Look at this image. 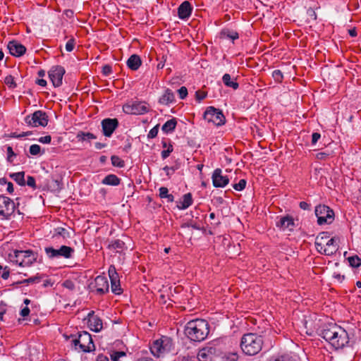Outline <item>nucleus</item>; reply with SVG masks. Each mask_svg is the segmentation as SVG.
Wrapping results in <instances>:
<instances>
[{
  "label": "nucleus",
  "instance_id": "f257e3e1",
  "mask_svg": "<svg viewBox=\"0 0 361 361\" xmlns=\"http://www.w3.org/2000/svg\"><path fill=\"white\" fill-rule=\"evenodd\" d=\"M320 335L336 349L343 348L349 342L347 331L336 324L325 325Z\"/></svg>",
  "mask_w": 361,
  "mask_h": 361
},
{
  "label": "nucleus",
  "instance_id": "f03ea898",
  "mask_svg": "<svg viewBox=\"0 0 361 361\" xmlns=\"http://www.w3.org/2000/svg\"><path fill=\"white\" fill-rule=\"evenodd\" d=\"M209 332V324L204 319H195L187 323L185 334L191 341H204Z\"/></svg>",
  "mask_w": 361,
  "mask_h": 361
},
{
  "label": "nucleus",
  "instance_id": "7ed1b4c3",
  "mask_svg": "<svg viewBox=\"0 0 361 361\" xmlns=\"http://www.w3.org/2000/svg\"><path fill=\"white\" fill-rule=\"evenodd\" d=\"M264 343L263 338L256 334H244L241 338L240 348L247 355H255L259 353Z\"/></svg>",
  "mask_w": 361,
  "mask_h": 361
},
{
  "label": "nucleus",
  "instance_id": "20e7f679",
  "mask_svg": "<svg viewBox=\"0 0 361 361\" xmlns=\"http://www.w3.org/2000/svg\"><path fill=\"white\" fill-rule=\"evenodd\" d=\"M10 261L21 267L32 266L37 259L38 254L31 250H14L8 255Z\"/></svg>",
  "mask_w": 361,
  "mask_h": 361
},
{
  "label": "nucleus",
  "instance_id": "39448f33",
  "mask_svg": "<svg viewBox=\"0 0 361 361\" xmlns=\"http://www.w3.org/2000/svg\"><path fill=\"white\" fill-rule=\"evenodd\" d=\"M173 348V340L168 336H161L160 338L154 341L150 345V351L157 357L164 356L170 353Z\"/></svg>",
  "mask_w": 361,
  "mask_h": 361
},
{
  "label": "nucleus",
  "instance_id": "423d86ee",
  "mask_svg": "<svg viewBox=\"0 0 361 361\" xmlns=\"http://www.w3.org/2000/svg\"><path fill=\"white\" fill-rule=\"evenodd\" d=\"M71 342L74 344L75 349H78V345L79 349L83 352H92L95 350L92 336L87 331L79 333L78 338H73Z\"/></svg>",
  "mask_w": 361,
  "mask_h": 361
},
{
  "label": "nucleus",
  "instance_id": "0eeeda50",
  "mask_svg": "<svg viewBox=\"0 0 361 361\" xmlns=\"http://www.w3.org/2000/svg\"><path fill=\"white\" fill-rule=\"evenodd\" d=\"M44 251L49 259L59 257L70 259L75 252L73 248L66 245H61L59 249H55L52 247H46Z\"/></svg>",
  "mask_w": 361,
  "mask_h": 361
},
{
  "label": "nucleus",
  "instance_id": "6e6552de",
  "mask_svg": "<svg viewBox=\"0 0 361 361\" xmlns=\"http://www.w3.org/2000/svg\"><path fill=\"white\" fill-rule=\"evenodd\" d=\"M15 209L16 204L11 199L0 195V219H10Z\"/></svg>",
  "mask_w": 361,
  "mask_h": 361
},
{
  "label": "nucleus",
  "instance_id": "1a4fd4ad",
  "mask_svg": "<svg viewBox=\"0 0 361 361\" xmlns=\"http://www.w3.org/2000/svg\"><path fill=\"white\" fill-rule=\"evenodd\" d=\"M317 223L319 225L331 224L334 219V213L328 206L319 205L315 208Z\"/></svg>",
  "mask_w": 361,
  "mask_h": 361
},
{
  "label": "nucleus",
  "instance_id": "9d476101",
  "mask_svg": "<svg viewBox=\"0 0 361 361\" xmlns=\"http://www.w3.org/2000/svg\"><path fill=\"white\" fill-rule=\"evenodd\" d=\"M204 118L209 123H212L219 126L225 123V116L222 111L213 106H209L204 113Z\"/></svg>",
  "mask_w": 361,
  "mask_h": 361
},
{
  "label": "nucleus",
  "instance_id": "9b49d317",
  "mask_svg": "<svg viewBox=\"0 0 361 361\" xmlns=\"http://www.w3.org/2000/svg\"><path fill=\"white\" fill-rule=\"evenodd\" d=\"M25 122L32 127L46 126L48 124V116L45 112L38 110L25 118Z\"/></svg>",
  "mask_w": 361,
  "mask_h": 361
},
{
  "label": "nucleus",
  "instance_id": "f8f14e48",
  "mask_svg": "<svg viewBox=\"0 0 361 361\" xmlns=\"http://www.w3.org/2000/svg\"><path fill=\"white\" fill-rule=\"evenodd\" d=\"M123 110L128 114L140 115L148 111V106L144 102H130L123 106Z\"/></svg>",
  "mask_w": 361,
  "mask_h": 361
},
{
  "label": "nucleus",
  "instance_id": "ddd939ff",
  "mask_svg": "<svg viewBox=\"0 0 361 361\" xmlns=\"http://www.w3.org/2000/svg\"><path fill=\"white\" fill-rule=\"evenodd\" d=\"M64 73V68L60 66H54L49 71V77L54 87H59L62 85V80Z\"/></svg>",
  "mask_w": 361,
  "mask_h": 361
},
{
  "label": "nucleus",
  "instance_id": "4468645a",
  "mask_svg": "<svg viewBox=\"0 0 361 361\" xmlns=\"http://www.w3.org/2000/svg\"><path fill=\"white\" fill-rule=\"evenodd\" d=\"M212 179L213 185L215 188H224L229 183V178L227 176L222 175L221 169H216L214 171Z\"/></svg>",
  "mask_w": 361,
  "mask_h": 361
},
{
  "label": "nucleus",
  "instance_id": "2eb2a0df",
  "mask_svg": "<svg viewBox=\"0 0 361 361\" xmlns=\"http://www.w3.org/2000/svg\"><path fill=\"white\" fill-rule=\"evenodd\" d=\"M276 225L281 230L291 231L295 227L294 219L291 216L286 215L278 218Z\"/></svg>",
  "mask_w": 361,
  "mask_h": 361
},
{
  "label": "nucleus",
  "instance_id": "dca6fc26",
  "mask_svg": "<svg viewBox=\"0 0 361 361\" xmlns=\"http://www.w3.org/2000/svg\"><path fill=\"white\" fill-rule=\"evenodd\" d=\"M118 126L116 118H105L102 121V131L105 136L110 137Z\"/></svg>",
  "mask_w": 361,
  "mask_h": 361
},
{
  "label": "nucleus",
  "instance_id": "f3484780",
  "mask_svg": "<svg viewBox=\"0 0 361 361\" xmlns=\"http://www.w3.org/2000/svg\"><path fill=\"white\" fill-rule=\"evenodd\" d=\"M89 328L95 332H99L103 329L102 320L94 315V311H91L87 314Z\"/></svg>",
  "mask_w": 361,
  "mask_h": 361
},
{
  "label": "nucleus",
  "instance_id": "a211bd4d",
  "mask_svg": "<svg viewBox=\"0 0 361 361\" xmlns=\"http://www.w3.org/2000/svg\"><path fill=\"white\" fill-rule=\"evenodd\" d=\"M7 47L10 54L16 57H20L23 56L26 51L25 47L16 40L9 42Z\"/></svg>",
  "mask_w": 361,
  "mask_h": 361
},
{
  "label": "nucleus",
  "instance_id": "6ab92c4d",
  "mask_svg": "<svg viewBox=\"0 0 361 361\" xmlns=\"http://www.w3.org/2000/svg\"><path fill=\"white\" fill-rule=\"evenodd\" d=\"M94 288L97 293L102 295L109 291V283L106 277L98 276L94 279Z\"/></svg>",
  "mask_w": 361,
  "mask_h": 361
},
{
  "label": "nucleus",
  "instance_id": "aec40b11",
  "mask_svg": "<svg viewBox=\"0 0 361 361\" xmlns=\"http://www.w3.org/2000/svg\"><path fill=\"white\" fill-rule=\"evenodd\" d=\"M329 240L331 241L329 242V243L325 244V247L322 250V251L319 253L330 256L333 255L337 252L339 247L338 243V238L334 237L331 238Z\"/></svg>",
  "mask_w": 361,
  "mask_h": 361
},
{
  "label": "nucleus",
  "instance_id": "412c9836",
  "mask_svg": "<svg viewBox=\"0 0 361 361\" xmlns=\"http://www.w3.org/2000/svg\"><path fill=\"white\" fill-rule=\"evenodd\" d=\"M329 234L327 232H322L319 233L315 239V247L317 250L320 252L325 247V244L329 243L331 240Z\"/></svg>",
  "mask_w": 361,
  "mask_h": 361
},
{
  "label": "nucleus",
  "instance_id": "4be33fe9",
  "mask_svg": "<svg viewBox=\"0 0 361 361\" xmlns=\"http://www.w3.org/2000/svg\"><path fill=\"white\" fill-rule=\"evenodd\" d=\"M192 8L189 1H183L178 8V15L180 19L188 18L192 13Z\"/></svg>",
  "mask_w": 361,
  "mask_h": 361
},
{
  "label": "nucleus",
  "instance_id": "5701e85b",
  "mask_svg": "<svg viewBox=\"0 0 361 361\" xmlns=\"http://www.w3.org/2000/svg\"><path fill=\"white\" fill-rule=\"evenodd\" d=\"M214 353L212 348H203L200 349L197 355V361H209L212 359Z\"/></svg>",
  "mask_w": 361,
  "mask_h": 361
},
{
  "label": "nucleus",
  "instance_id": "b1692460",
  "mask_svg": "<svg viewBox=\"0 0 361 361\" xmlns=\"http://www.w3.org/2000/svg\"><path fill=\"white\" fill-rule=\"evenodd\" d=\"M192 204V197L191 193L185 194L182 199L177 202V207L183 210L188 208Z\"/></svg>",
  "mask_w": 361,
  "mask_h": 361
},
{
  "label": "nucleus",
  "instance_id": "393cba45",
  "mask_svg": "<svg viewBox=\"0 0 361 361\" xmlns=\"http://www.w3.org/2000/svg\"><path fill=\"white\" fill-rule=\"evenodd\" d=\"M142 61L139 56L133 54L127 61V66L133 71L137 70L141 66Z\"/></svg>",
  "mask_w": 361,
  "mask_h": 361
},
{
  "label": "nucleus",
  "instance_id": "a878e982",
  "mask_svg": "<svg viewBox=\"0 0 361 361\" xmlns=\"http://www.w3.org/2000/svg\"><path fill=\"white\" fill-rule=\"evenodd\" d=\"M174 99L175 97L173 92L169 89H167L165 90L163 95L159 98V102L163 105H168L170 103L174 102Z\"/></svg>",
  "mask_w": 361,
  "mask_h": 361
},
{
  "label": "nucleus",
  "instance_id": "bb28decb",
  "mask_svg": "<svg viewBox=\"0 0 361 361\" xmlns=\"http://www.w3.org/2000/svg\"><path fill=\"white\" fill-rule=\"evenodd\" d=\"M121 180L114 174L107 175L102 180V183L106 185L116 186L120 184Z\"/></svg>",
  "mask_w": 361,
  "mask_h": 361
},
{
  "label": "nucleus",
  "instance_id": "cd10ccee",
  "mask_svg": "<svg viewBox=\"0 0 361 361\" xmlns=\"http://www.w3.org/2000/svg\"><path fill=\"white\" fill-rule=\"evenodd\" d=\"M54 237L61 236L64 240L70 238L71 237V233L70 229H67L63 227H58L54 229Z\"/></svg>",
  "mask_w": 361,
  "mask_h": 361
},
{
  "label": "nucleus",
  "instance_id": "c85d7f7f",
  "mask_svg": "<svg viewBox=\"0 0 361 361\" xmlns=\"http://www.w3.org/2000/svg\"><path fill=\"white\" fill-rule=\"evenodd\" d=\"M76 139L78 142L90 141L91 140L96 139V136L91 133H85L79 131L76 135Z\"/></svg>",
  "mask_w": 361,
  "mask_h": 361
},
{
  "label": "nucleus",
  "instance_id": "c756f323",
  "mask_svg": "<svg viewBox=\"0 0 361 361\" xmlns=\"http://www.w3.org/2000/svg\"><path fill=\"white\" fill-rule=\"evenodd\" d=\"M177 124V121L176 118H173L169 121H167L163 126H162V130L166 133H169L174 130L176 128Z\"/></svg>",
  "mask_w": 361,
  "mask_h": 361
},
{
  "label": "nucleus",
  "instance_id": "7c9ffc66",
  "mask_svg": "<svg viewBox=\"0 0 361 361\" xmlns=\"http://www.w3.org/2000/svg\"><path fill=\"white\" fill-rule=\"evenodd\" d=\"M223 82L227 87H232L233 90L238 88V83L234 81H231V75L228 73L224 75L222 78Z\"/></svg>",
  "mask_w": 361,
  "mask_h": 361
},
{
  "label": "nucleus",
  "instance_id": "2f4dec72",
  "mask_svg": "<svg viewBox=\"0 0 361 361\" xmlns=\"http://www.w3.org/2000/svg\"><path fill=\"white\" fill-rule=\"evenodd\" d=\"M10 176L19 185H24L25 184V173L23 171L12 173Z\"/></svg>",
  "mask_w": 361,
  "mask_h": 361
},
{
  "label": "nucleus",
  "instance_id": "473e14b6",
  "mask_svg": "<svg viewBox=\"0 0 361 361\" xmlns=\"http://www.w3.org/2000/svg\"><path fill=\"white\" fill-rule=\"evenodd\" d=\"M110 280H111V291L116 295L121 294L122 293V291H121L118 278L115 279H112Z\"/></svg>",
  "mask_w": 361,
  "mask_h": 361
},
{
  "label": "nucleus",
  "instance_id": "72a5a7b5",
  "mask_svg": "<svg viewBox=\"0 0 361 361\" xmlns=\"http://www.w3.org/2000/svg\"><path fill=\"white\" fill-rule=\"evenodd\" d=\"M124 245L125 243L122 240H116L109 245V247L118 252L123 250Z\"/></svg>",
  "mask_w": 361,
  "mask_h": 361
},
{
  "label": "nucleus",
  "instance_id": "f704fd0d",
  "mask_svg": "<svg viewBox=\"0 0 361 361\" xmlns=\"http://www.w3.org/2000/svg\"><path fill=\"white\" fill-rule=\"evenodd\" d=\"M111 161L114 166L123 168L125 166L124 161L116 155L111 156Z\"/></svg>",
  "mask_w": 361,
  "mask_h": 361
},
{
  "label": "nucleus",
  "instance_id": "c9c22d12",
  "mask_svg": "<svg viewBox=\"0 0 361 361\" xmlns=\"http://www.w3.org/2000/svg\"><path fill=\"white\" fill-rule=\"evenodd\" d=\"M348 260L352 267L357 268L361 265V259L356 255L349 257Z\"/></svg>",
  "mask_w": 361,
  "mask_h": 361
},
{
  "label": "nucleus",
  "instance_id": "e433bc0d",
  "mask_svg": "<svg viewBox=\"0 0 361 361\" xmlns=\"http://www.w3.org/2000/svg\"><path fill=\"white\" fill-rule=\"evenodd\" d=\"M126 353L123 351H114L110 354L112 361H118L121 357H125Z\"/></svg>",
  "mask_w": 361,
  "mask_h": 361
},
{
  "label": "nucleus",
  "instance_id": "4c0bfd02",
  "mask_svg": "<svg viewBox=\"0 0 361 361\" xmlns=\"http://www.w3.org/2000/svg\"><path fill=\"white\" fill-rule=\"evenodd\" d=\"M272 77L277 82H281L283 80V75L280 70H275L272 73Z\"/></svg>",
  "mask_w": 361,
  "mask_h": 361
},
{
  "label": "nucleus",
  "instance_id": "58836bf2",
  "mask_svg": "<svg viewBox=\"0 0 361 361\" xmlns=\"http://www.w3.org/2000/svg\"><path fill=\"white\" fill-rule=\"evenodd\" d=\"M41 147L39 145H32L30 147L29 152L31 155L36 156L40 153Z\"/></svg>",
  "mask_w": 361,
  "mask_h": 361
},
{
  "label": "nucleus",
  "instance_id": "ea45409f",
  "mask_svg": "<svg viewBox=\"0 0 361 361\" xmlns=\"http://www.w3.org/2000/svg\"><path fill=\"white\" fill-rule=\"evenodd\" d=\"M246 185V181L244 179L240 180V181L238 183H235L233 185V188L238 191L243 190Z\"/></svg>",
  "mask_w": 361,
  "mask_h": 361
},
{
  "label": "nucleus",
  "instance_id": "a19ab883",
  "mask_svg": "<svg viewBox=\"0 0 361 361\" xmlns=\"http://www.w3.org/2000/svg\"><path fill=\"white\" fill-rule=\"evenodd\" d=\"M75 47V39L71 38L66 44V49L67 51H72Z\"/></svg>",
  "mask_w": 361,
  "mask_h": 361
},
{
  "label": "nucleus",
  "instance_id": "79ce46f5",
  "mask_svg": "<svg viewBox=\"0 0 361 361\" xmlns=\"http://www.w3.org/2000/svg\"><path fill=\"white\" fill-rule=\"evenodd\" d=\"M109 276L110 279H115L118 278V275L116 271V269H115L114 266H110V267L109 269Z\"/></svg>",
  "mask_w": 361,
  "mask_h": 361
},
{
  "label": "nucleus",
  "instance_id": "37998d69",
  "mask_svg": "<svg viewBox=\"0 0 361 361\" xmlns=\"http://www.w3.org/2000/svg\"><path fill=\"white\" fill-rule=\"evenodd\" d=\"M178 95H179V97L181 99H185L187 95H188V90L185 87L183 86L181 87L178 90Z\"/></svg>",
  "mask_w": 361,
  "mask_h": 361
},
{
  "label": "nucleus",
  "instance_id": "c03bdc74",
  "mask_svg": "<svg viewBox=\"0 0 361 361\" xmlns=\"http://www.w3.org/2000/svg\"><path fill=\"white\" fill-rule=\"evenodd\" d=\"M158 131H159V126L157 125V126H154V128H152L149 130V133L147 135V137L149 138H154V137H155L157 135V134H158Z\"/></svg>",
  "mask_w": 361,
  "mask_h": 361
},
{
  "label": "nucleus",
  "instance_id": "a18cd8bd",
  "mask_svg": "<svg viewBox=\"0 0 361 361\" xmlns=\"http://www.w3.org/2000/svg\"><path fill=\"white\" fill-rule=\"evenodd\" d=\"M173 152V146L171 145H169L167 149L163 150L161 152V157L164 159L167 158L170 154Z\"/></svg>",
  "mask_w": 361,
  "mask_h": 361
},
{
  "label": "nucleus",
  "instance_id": "49530a36",
  "mask_svg": "<svg viewBox=\"0 0 361 361\" xmlns=\"http://www.w3.org/2000/svg\"><path fill=\"white\" fill-rule=\"evenodd\" d=\"M40 281V278L37 276L30 277L27 279L23 280L22 283H38Z\"/></svg>",
  "mask_w": 361,
  "mask_h": 361
},
{
  "label": "nucleus",
  "instance_id": "de8ad7c7",
  "mask_svg": "<svg viewBox=\"0 0 361 361\" xmlns=\"http://www.w3.org/2000/svg\"><path fill=\"white\" fill-rule=\"evenodd\" d=\"M206 96H207V94L204 92L198 90L195 92L196 99L199 102L204 99L206 97Z\"/></svg>",
  "mask_w": 361,
  "mask_h": 361
},
{
  "label": "nucleus",
  "instance_id": "09e8293b",
  "mask_svg": "<svg viewBox=\"0 0 361 361\" xmlns=\"http://www.w3.org/2000/svg\"><path fill=\"white\" fill-rule=\"evenodd\" d=\"M159 190L161 198H165L169 195V190L166 187H161Z\"/></svg>",
  "mask_w": 361,
  "mask_h": 361
},
{
  "label": "nucleus",
  "instance_id": "8fccbe9b",
  "mask_svg": "<svg viewBox=\"0 0 361 361\" xmlns=\"http://www.w3.org/2000/svg\"><path fill=\"white\" fill-rule=\"evenodd\" d=\"M5 83L10 87H16L14 78L11 75H8L5 78Z\"/></svg>",
  "mask_w": 361,
  "mask_h": 361
},
{
  "label": "nucleus",
  "instance_id": "3c124183",
  "mask_svg": "<svg viewBox=\"0 0 361 361\" xmlns=\"http://www.w3.org/2000/svg\"><path fill=\"white\" fill-rule=\"evenodd\" d=\"M26 183L28 186L32 187V188H36L35 179L32 176H27Z\"/></svg>",
  "mask_w": 361,
  "mask_h": 361
},
{
  "label": "nucleus",
  "instance_id": "603ef678",
  "mask_svg": "<svg viewBox=\"0 0 361 361\" xmlns=\"http://www.w3.org/2000/svg\"><path fill=\"white\" fill-rule=\"evenodd\" d=\"M6 152H7V155H8V160L9 161H12L11 157L16 156V154L14 153L12 147L10 146L7 147Z\"/></svg>",
  "mask_w": 361,
  "mask_h": 361
},
{
  "label": "nucleus",
  "instance_id": "864d4df0",
  "mask_svg": "<svg viewBox=\"0 0 361 361\" xmlns=\"http://www.w3.org/2000/svg\"><path fill=\"white\" fill-rule=\"evenodd\" d=\"M6 312V305L4 302H0V319H3V316Z\"/></svg>",
  "mask_w": 361,
  "mask_h": 361
},
{
  "label": "nucleus",
  "instance_id": "5fc2aeb1",
  "mask_svg": "<svg viewBox=\"0 0 361 361\" xmlns=\"http://www.w3.org/2000/svg\"><path fill=\"white\" fill-rule=\"evenodd\" d=\"M111 72H112L111 66H110L109 65H105L104 66H103V68H102V73H103L104 75H108Z\"/></svg>",
  "mask_w": 361,
  "mask_h": 361
},
{
  "label": "nucleus",
  "instance_id": "6e6d98bb",
  "mask_svg": "<svg viewBox=\"0 0 361 361\" xmlns=\"http://www.w3.org/2000/svg\"><path fill=\"white\" fill-rule=\"evenodd\" d=\"M51 137L50 135H46V136H44V137H41L39 139V141L42 143H44V144H49L51 142Z\"/></svg>",
  "mask_w": 361,
  "mask_h": 361
},
{
  "label": "nucleus",
  "instance_id": "4d7b16f0",
  "mask_svg": "<svg viewBox=\"0 0 361 361\" xmlns=\"http://www.w3.org/2000/svg\"><path fill=\"white\" fill-rule=\"evenodd\" d=\"M321 137V135L318 133H314L312 135V144L314 145L317 143L318 140Z\"/></svg>",
  "mask_w": 361,
  "mask_h": 361
},
{
  "label": "nucleus",
  "instance_id": "13d9d810",
  "mask_svg": "<svg viewBox=\"0 0 361 361\" xmlns=\"http://www.w3.org/2000/svg\"><path fill=\"white\" fill-rule=\"evenodd\" d=\"M300 207L304 210H309L310 208V205L306 202H300Z\"/></svg>",
  "mask_w": 361,
  "mask_h": 361
},
{
  "label": "nucleus",
  "instance_id": "bf43d9fd",
  "mask_svg": "<svg viewBox=\"0 0 361 361\" xmlns=\"http://www.w3.org/2000/svg\"><path fill=\"white\" fill-rule=\"evenodd\" d=\"M30 313V309L27 307H24L21 311H20V315L22 317H26Z\"/></svg>",
  "mask_w": 361,
  "mask_h": 361
},
{
  "label": "nucleus",
  "instance_id": "052dcab7",
  "mask_svg": "<svg viewBox=\"0 0 361 361\" xmlns=\"http://www.w3.org/2000/svg\"><path fill=\"white\" fill-rule=\"evenodd\" d=\"M6 185H7V188H6L7 192H9L10 194H11L13 192V183L11 182H8L6 183Z\"/></svg>",
  "mask_w": 361,
  "mask_h": 361
},
{
  "label": "nucleus",
  "instance_id": "680f3d73",
  "mask_svg": "<svg viewBox=\"0 0 361 361\" xmlns=\"http://www.w3.org/2000/svg\"><path fill=\"white\" fill-rule=\"evenodd\" d=\"M334 277L339 282H342L343 280L345 279L344 275H341V274H336L334 273Z\"/></svg>",
  "mask_w": 361,
  "mask_h": 361
},
{
  "label": "nucleus",
  "instance_id": "e2e57ef3",
  "mask_svg": "<svg viewBox=\"0 0 361 361\" xmlns=\"http://www.w3.org/2000/svg\"><path fill=\"white\" fill-rule=\"evenodd\" d=\"M63 286L70 289H72L73 288V283L71 281H66L63 283Z\"/></svg>",
  "mask_w": 361,
  "mask_h": 361
},
{
  "label": "nucleus",
  "instance_id": "0e129e2a",
  "mask_svg": "<svg viewBox=\"0 0 361 361\" xmlns=\"http://www.w3.org/2000/svg\"><path fill=\"white\" fill-rule=\"evenodd\" d=\"M228 37L232 39L238 38V34L235 32H231V34H228Z\"/></svg>",
  "mask_w": 361,
  "mask_h": 361
},
{
  "label": "nucleus",
  "instance_id": "69168bd1",
  "mask_svg": "<svg viewBox=\"0 0 361 361\" xmlns=\"http://www.w3.org/2000/svg\"><path fill=\"white\" fill-rule=\"evenodd\" d=\"M316 157L318 159H324L327 157V154L324 152H319L317 154Z\"/></svg>",
  "mask_w": 361,
  "mask_h": 361
},
{
  "label": "nucleus",
  "instance_id": "338daca9",
  "mask_svg": "<svg viewBox=\"0 0 361 361\" xmlns=\"http://www.w3.org/2000/svg\"><path fill=\"white\" fill-rule=\"evenodd\" d=\"M36 82H37V84H38L39 85H40L42 87H45L47 85V81L44 79H38L36 81Z\"/></svg>",
  "mask_w": 361,
  "mask_h": 361
},
{
  "label": "nucleus",
  "instance_id": "774afa93",
  "mask_svg": "<svg viewBox=\"0 0 361 361\" xmlns=\"http://www.w3.org/2000/svg\"><path fill=\"white\" fill-rule=\"evenodd\" d=\"M96 361H109V358L103 355H99Z\"/></svg>",
  "mask_w": 361,
  "mask_h": 361
}]
</instances>
